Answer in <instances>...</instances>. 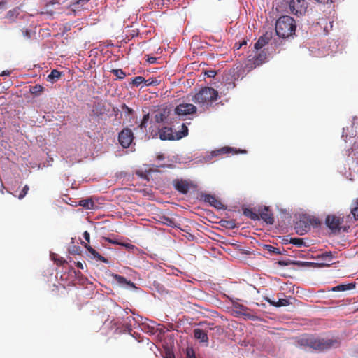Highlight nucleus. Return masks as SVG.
Segmentation results:
<instances>
[{"label": "nucleus", "instance_id": "1", "mask_svg": "<svg viewBox=\"0 0 358 358\" xmlns=\"http://www.w3.org/2000/svg\"><path fill=\"white\" fill-rule=\"evenodd\" d=\"M338 338H323L308 336L300 340L301 345L308 347L316 351H324L340 345Z\"/></svg>", "mask_w": 358, "mask_h": 358}, {"label": "nucleus", "instance_id": "2", "mask_svg": "<svg viewBox=\"0 0 358 358\" xmlns=\"http://www.w3.org/2000/svg\"><path fill=\"white\" fill-rule=\"evenodd\" d=\"M296 24L294 20L288 15L280 17L275 23L277 35L282 38H287L295 33Z\"/></svg>", "mask_w": 358, "mask_h": 358}, {"label": "nucleus", "instance_id": "3", "mask_svg": "<svg viewBox=\"0 0 358 358\" xmlns=\"http://www.w3.org/2000/svg\"><path fill=\"white\" fill-rule=\"evenodd\" d=\"M218 92L213 88L205 87L201 89L192 98V101L196 104H209L216 101Z\"/></svg>", "mask_w": 358, "mask_h": 358}, {"label": "nucleus", "instance_id": "4", "mask_svg": "<svg viewBox=\"0 0 358 358\" xmlns=\"http://www.w3.org/2000/svg\"><path fill=\"white\" fill-rule=\"evenodd\" d=\"M174 189L182 194H187L190 189H195L196 185L193 182L183 179H175L173 180Z\"/></svg>", "mask_w": 358, "mask_h": 358}, {"label": "nucleus", "instance_id": "5", "mask_svg": "<svg viewBox=\"0 0 358 358\" xmlns=\"http://www.w3.org/2000/svg\"><path fill=\"white\" fill-rule=\"evenodd\" d=\"M344 222V217L340 215H329L325 220V224L332 231H340L341 224Z\"/></svg>", "mask_w": 358, "mask_h": 358}, {"label": "nucleus", "instance_id": "6", "mask_svg": "<svg viewBox=\"0 0 358 358\" xmlns=\"http://www.w3.org/2000/svg\"><path fill=\"white\" fill-rule=\"evenodd\" d=\"M317 224L316 220L304 217L296 223L295 229L297 234L303 235L310 229V225Z\"/></svg>", "mask_w": 358, "mask_h": 358}, {"label": "nucleus", "instance_id": "7", "mask_svg": "<svg viewBox=\"0 0 358 358\" xmlns=\"http://www.w3.org/2000/svg\"><path fill=\"white\" fill-rule=\"evenodd\" d=\"M134 138L133 131L129 128H124L118 134V141L124 148H128Z\"/></svg>", "mask_w": 358, "mask_h": 358}, {"label": "nucleus", "instance_id": "8", "mask_svg": "<svg viewBox=\"0 0 358 358\" xmlns=\"http://www.w3.org/2000/svg\"><path fill=\"white\" fill-rule=\"evenodd\" d=\"M290 13L299 16L304 14L307 9V3L305 0H292L289 3Z\"/></svg>", "mask_w": 358, "mask_h": 358}, {"label": "nucleus", "instance_id": "9", "mask_svg": "<svg viewBox=\"0 0 358 358\" xmlns=\"http://www.w3.org/2000/svg\"><path fill=\"white\" fill-rule=\"evenodd\" d=\"M196 112V107L192 103H180L175 108V113L179 116L192 115Z\"/></svg>", "mask_w": 358, "mask_h": 358}, {"label": "nucleus", "instance_id": "10", "mask_svg": "<svg viewBox=\"0 0 358 358\" xmlns=\"http://www.w3.org/2000/svg\"><path fill=\"white\" fill-rule=\"evenodd\" d=\"M201 198L203 201L208 203L211 206H213L216 209L220 210L223 209L224 207L223 203L213 195L202 194Z\"/></svg>", "mask_w": 358, "mask_h": 358}, {"label": "nucleus", "instance_id": "11", "mask_svg": "<svg viewBox=\"0 0 358 358\" xmlns=\"http://www.w3.org/2000/svg\"><path fill=\"white\" fill-rule=\"evenodd\" d=\"M81 244L87 249L91 255V257L96 259L103 263H108V260L104 257L101 256L98 252H96L92 246L85 242H82Z\"/></svg>", "mask_w": 358, "mask_h": 358}, {"label": "nucleus", "instance_id": "12", "mask_svg": "<svg viewBox=\"0 0 358 358\" xmlns=\"http://www.w3.org/2000/svg\"><path fill=\"white\" fill-rule=\"evenodd\" d=\"M259 219H262L267 224H272L274 222V217L273 213L269 210L268 207H264V209L259 213Z\"/></svg>", "mask_w": 358, "mask_h": 358}, {"label": "nucleus", "instance_id": "13", "mask_svg": "<svg viewBox=\"0 0 358 358\" xmlns=\"http://www.w3.org/2000/svg\"><path fill=\"white\" fill-rule=\"evenodd\" d=\"M159 136L161 140H174V136L173 135L172 129L170 127H164L159 129Z\"/></svg>", "mask_w": 358, "mask_h": 358}, {"label": "nucleus", "instance_id": "14", "mask_svg": "<svg viewBox=\"0 0 358 358\" xmlns=\"http://www.w3.org/2000/svg\"><path fill=\"white\" fill-rule=\"evenodd\" d=\"M113 278L120 285L129 286V287L137 289L134 283L130 280H127L124 277L118 274H112Z\"/></svg>", "mask_w": 358, "mask_h": 358}, {"label": "nucleus", "instance_id": "15", "mask_svg": "<svg viewBox=\"0 0 358 358\" xmlns=\"http://www.w3.org/2000/svg\"><path fill=\"white\" fill-rule=\"evenodd\" d=\"M266 60V54L264 51H262L261 52L256 55L251 60L252 67L255 68L257 66H260L263 63H264Z\"/></svg>", "mask_w": 358, "mask_h": 358}, {"label": "nucleus", "instance_id": "16", "mask_svg": "<svg viewBox=\"0 0 358 358\" xmlns=\"http://www.w3.org/2000/svg\"><path fill=\"white\" fill-rule=\"evenodd\" d=\"M194 336L196 339L199 340L201 342L208 343V336L207 332L201 329H194Z\"/></svg>", "mask_w": 358, "mask_h": 358}, {"label": "nucleus", "instance_id": "17", "mask_svg": "<svg viewBox=\"0 0 358 358\" xmlns=\"http://www.w3.org/2000/svg\"><path fill=\"white\" fill-rule=\"evenodd\" d=\"M79 206L87 210H93L96 208V204L92 198L82 199L79 201Z\"/></svg>", "mask_w": 358, "mask_h": 358}, {"label": "nucleus", "instance_id": "18", "mask_svg": "<svg viewBox=\"0 0 358 358\" xmlns=\"http://www.w3.org/2000/svg\"><path fill=\"white\" fill-rule=\"evenodd\" d=\"M234 307L236 308V309H238L239 310V313L245 316H246L247 317L250 318V319H253L255 317L250 314L249 313H248V310H249L246 306H243V304H241V303H234L233 304Z\"/></svg>", "mask_w": 358, "mask_h": 358}, {"label": "nucleus", "instance_id": "19", "mask_svg": "<svg viewBox=\"0 0 358 358\" xmlns=\"http://www.w3.org/2000/svg\"><path fill=\"white\" fill-rule=\"evenodd\" d=\"M270 38H271L270 36H267L266 35H264V36L259 37L258 41L255 43V45H254L255 49L258 50L261 49L262 48H263L265 45L268 43Z\"/></svg>", "mask_w": 358, "mask_h": 358}, {"label": "nucleus", "instance_id": "20", "mask_svg": "<svg viewBox=\"0 0 358 358\" xmlns=\"http://www.w3.org/2000/svg\"><path fill=\"white\" fill-rule=\"evenodd\" d=\"M355 287V283H349V284H342L337 286H335L331 288V291L333 292H344L346 290H350Z\"/></svg>", "mask_w": 358, "mask_h": 358}, {"label": "nucleus", "instance_id": "21", "mask_svg": "<svg viewBox=\"0 0 358 358\" xmlns=\"http://www.w3.org/2000/svg\"><path fill=\"white\" fill-rule=\"evenodd\" d=\"M228 153H234V149L230 147H223L211 152L213 157H217Z\"/></svg>", "mask_w": 358, "mask_h": 358}, {"label": "nucleus", "instance_id": "22", "mask_svg": "<svg viewBox=\"0 0 358 358\" xmlns=\"http://www.w3.org/2000/svg\"><path fill=\"white\" fill-rule=\"evenodd\" d=\"M20 14V8L15 7L13 9L9 10L6 14V18L10 20L11 22H14Z\"/></svg>", "mask_w": 358, "mask_h": 358}, {"label": "nucleus", "instance_id": "23", "mask_svg": "<svg viewBox=\"0 0 358 358\" xmlns=\"http://www.w3.org/2000/svg\"><path fill=\"white\" fill-rule=\"evenodd\" d=\"M266 301L271 304L275 307L286 306L289 304V302L286 299H279L278 301H274L270 299H267Z\"/></svg>", "mask_w": 358, "mask_h": 358}, {"label": "nucleus", "instance_id": "24", "mask_svg": "<svg viewBox=\"0 0 358 358\" xmlns=\"http://www.w3.org/2000/svg\"><path fill=\"white\" fill-rule=\"evenodd\" d=\"M62 73L60 71L53 69L51 73L48 76V80L55 83L61 78Z\"/></svg>", "mask_w": 358, "mask_h": 358}, {"label": "nucleus", "instance_id": "25", "mask_svg": "<svg viewBox=\"0 0 358 358\" xmlns=\"http://www.w3.org/2000/svg\"><path fill=\"white\" fill-rule=\"evenodd\" d=\"M90 0H78L70 5V7H72V10L75 11L76 9L84 8V5H85Z\"/></svg>", "mask_w": 358, "mask_h": 358}, {"label": "nucleus", "instance_id": "26", "mask_svg": "<svg viewBox=\"0 0 358 358\" xmlns=\"http://www.w3.org/2000/svg\"><path fill=\"white\" fill-rule=\"evenodd\" d=\"M244 215L250 217L252 220H259V215L258 213L253 212L252 210L246 208L243 210Z\"/></svg>", "mask_w": 358, "mask_h": 358}, {"label": "nucleus", "instance_id": "27", "mask_svg": "<svg viewBox=\"0 0 358 358\" xmlns=\"http://www.w3.org/2000/svg\"><path fill=\"white\" fill-rule=\"evenodd\" d=\"M93 111L96 115H101L106 113V109L103 103H98L94 106Z\"/></svg>", "mask_w": 358, "mask_h": 358}, {"label": "nucleus", "instance_id": "28", "mask_svg": "<svg viewBox=\"0 0 358 358\" xmlns=\"http://www.w3.org/2000/svg\"><path fill=\"white\" fill-rule=\"evenodd\" d=\"M222 226L224 227L227 229H234L236 227H238L236 220H222Z\"/></svg>", "mask_w": 358, "mask_h": 358}, {"label": "nucleus", "instance_id": "29", "mask_svg": "<svg viewBox=\"0 0 358 358\" xmlns=\"http://www.w3.org/2000/svg\"><path fill=\"white\" fill-rule=\"evenodd\" d=\"M44 87L42 85H36L34 86H32L30 89V92L35 95L38 96L42 92H43Z\"/></svg>", "mask_w": 358, "mask_h": 358}, {"label": "nucleus", "instance_id": "30", "mask_svg": "<svg viewBox=\"0 0 358 358\" xmlns=\"http://www.w3.org/2000/svg\"><path fill=\"white\" fill-rule=\"evenodd\" d=\"M289 242H290V243H292L297 247H301V246L306 245L305 242L303 238H291Z\"/></svg>", "mask_w": 358, "mask_h": 358}, {"label": "nucleus", "instance_id": "31", "mask_svg": "<svg viewBox=\"0 0 358 358\" xmlns=\"http://www.w3.org/2000/svg\"><path fill=\"white\" fill-rule=\"evenodd\" d=\"M110 72L118 79H123L126 76V73L122 69H113Z\"/></svg>", "mask_w": 358, "mask_h": 358}, {"label": "nucleus", "instance_id": "32", "mask_svg": "<svg viewBox=\"0 0 358 358\" xmlns=\"http://www.w3.org/2000/svg\"><path fill=\"white\" fill-rule=\"evenodd\" d=\"M264 249L267 251L274 253V254H281V252L279 248L273 247L271 245H264Z\"/></svg>", "mask_w": 358, "mask_h": 358}, {"label": "nucleus", "instance_id": "33", "mask_svg": "<svg viewBox=\"0 0 358 358\" xmlns=\"http://www.w3.org/2000/svg\"><path fill=\"white\" fill-rule=\"evenodd\" d=\"M145 78L142 76H136L132 79L131 83L135 86H138L142 83H144Z\"/></svg>", "mask_w": 358, "mask_h": 358}, {"label": "nucleus", "instance_id": "34", "mask_svg": "<svg viewBox=\"0 0 358 358\" xmlns=\"http://www.w3.org/2000/svg\"><path fill=\"white\" fill-rule=\"evenodd\" d=\"M354 206L352 208L351 213L355 220H358V199L353 203Z\"/></svg>", "mask_w": 358, "mask_h": 358}, {"label": "nucleus", "instance_id": "35", "mask_svg": "<svg viewBox=\"0 0 358 358\" xmlns=\"http://www.w3.org/2000/svg\"><path fill=\"white\" fill-rule=\"evenodd\" d=\"M165 119H166V115H165L164 112V113L163 112L157 113L155 115V120L158 123L163 122Z\"/></svg>", "mask_w": 358, "mask_h": 358}, {"label": "nucleus", "instance_id": "36", "mask_svg": "<svg viewBox=\"0 0 358 358\" xmlns=\"http://www.w3.org/2000/svg\"><path fill=\"white\" fill-rule=\"evenodd\" d=\"M188 134V128L185 124H182V131L177 135V138L180 139Z\"/></svg>", "mask_w": 358, "mask_h": 358}, {"label": "nucleus", "instance_id": "37", "mask_svg": "<svg viewBox=\"0 0 358 358\" xmlns=\"http://www.w3.org/2000/svg\"><path fill=\"white\" fill-rule=\"evenodd\" d=\"M29 190V187L27 185H25L24 186L23 189H22L21 192L18 195V199L20 200L22 199L27 195Z\"/></svg>", "mask_w": 358, "mask_h": 358}, {"label": "nucleus", "instance_id": "38", "mask_svg": "<svg viewBox=\"0 0 358 358\" xmlns=\"http://www.w3.org/2000/svg\"><path fill=\"white\" fill-rule=\"evenodd\" d=\"M186 358H196L195 355V352L192 348H187Z\"/></svg>", "mask_w": 358, "mask_h": 358}, {"label": "nucleus", "instance_id": "39", "mask_svg": "<svg viewBox=\"0 0 358 358\" xmlns=\"http://www.w3.org/2000/svg\"><path fill=\"white\" fill-rule=\"evenodd\" d=\"M149 113H147V114H145L143 117V119H142V121H141V123L140 124V128L141 129H145L146 128V123L148 122V120H149Z\"/></svg>", "mask_w": 358, "mask_h": 358}, {"label": "nucleus", "instance_id": "40", "mask_svg": "<svg viewBox=\"0 0 358 358\" xmlns=\"http://www.w3.org/2000/svg\"><path fill=\"white\" fill-rule=\"evenodd\" d=\"M121 108L125 111V113L128 115H131L134 113V110L129 107H128L125 103H123L122 106H121Z\"/></svg>", "mask_w": 358, "mask_h": 358}, {"label": "nucleus", "instance_id": "41", "mask_svg": "<svg viewBox=\"0 0 358 358\" xmlns=\"http://www.w3.org/2000/svg\"><path fill=\"white\" fill-rule=\"evenodd\" d=\"M144 84L146 86L155 85H157V80H153V79H148V80L145 79Z\"/></svg>", "mask_w": 358, "mask_h": 358}, {"label": "nucleus", "instance_id": "42", "mask_svg": "<svg viewBox=\"0 0 358 358\" xmlns=\"http://www.w3.org/2000/svg\"><path fill=\"white\" fill-rule=\"evenodd\" d=\"M322 258L327 261H331L333 258V255L331 252H326L322 255Z\"/></svg>", "mask_w": 358, "mask_h": 358}, {"label": "nucleus", "instance_id": "43", "mask_svg": "<svg viewBox=\"0 0 358 358\" xmlns=\"http://www.w3.org/2000/svg\"><path fill=\"white\" fill-rule=\"evenodd\" d=\"M55 3H59V2H58V1L55 2V1H52L49 2V3L46 5V13H48V14H50V15H53L54 12H53V11H52V10H48V7H49L50 5H53V4H55Z\"/></svg>", "mask_w": 358, "mask_h": 358}, {"label": "nucleus", "instance_id": "44", "mask_svg": "<svg viewBox=\"0 0 358 358\" xmlns=\"http://www.w3.org/2000/svg\"><path fill=\"white\" fill-rule=\"evenodd\" d=\"M83 238H85V240L87 242V243H90V234L88 231H85L84 233H83Z\"/></svg>", "mask_w": 358, "mask_h": 358}, {"label": "nucleus", "instance_id": "45", "mask_svg": "<svg viewBox=\"0 0 358 358\" xmlns=\"http://www.w3.org/2000/svg\"><path fill=\"white\" fill-rule=\"evenodd\" d=\"M206 74L208 76V77L213 78L216 75V72L213 70H210L206 72Z\"/></svg>", "mask_w": 358, "mask_h": 358}, {"label": "nucleus", "instance_id": "46", "mask_svg": "<svg viewBox=\"0 0 358 358\" xmlns=\"http://www.w3.org/2000/svg\"><path fill=\"white\" fill-rule=\"evenodd\" d=\"M148 62L150 64H155L157 62V58L155 57H148Z\"/></svg>", "mask_w": 358, "mask_h": 358}, {"label": "nucleus", "instance_id": "47", "mask_svg": "<svg viewBox=\"0 0 358 358\" xmlns=\"http://www.w3.org/2000/svg\"><path fill=\"white\" fill-rule=\"evenodd\" d=\"M76 266L77 268H78L80 269H83V268H84L83 264L80 262H76Z\"/></svg>", "mask_w": 358, "mask_h": 358}, {"label": "nucleus", "instance_id": "48", "mask_svg": "<svg viewBox=\"0 0 358 358\" xmlns=\"http://www.w3.org/2000/svg\"><path fill=\"white\" fill-rule=\"evenodd\" d=\"M24 36L28 38H30V32L27 29L24 31H23Z\"/></svg>", "mask_w": 358, "mask_h": 358}, {"label": "nucleus", "instance_id": "49", "mask_svg": "<svg viewBox=\"0 0 358 358\" xmlns=\"http://www.w3.org/2000/svg\"><path fill=\"white\" fill-rule=\"evenodd\" d=\"M9 73H9V71H3L0 74V76H8V75H9Z\"/></svg>", "mask_w": 358, "mask_h": 358}, {"label": "nucleus", "instance_id": "50", "mask_svg": "<svg viewBox=\"0 0 358 358\" xmlns=\"http://www.w3.org/2000/svg\"><path fill=\"white\" fill-rule=\"evenodd\" d=\"M243 45H246V41H243L241 43H240L237 48L239 49Z\"/></svg>", "mask_w": 358, "mask_h": 358}, {"label": "nucleus", "instance_id": "51", "mask_svg": "<svg viewBox=\"0 0 358 358\" xmlns=\"http://www.w3.org/2000/svg\"><path fill=\"white\" fill-rule=\"evenodd\" d=\"M66 260L64 259H61V260H59V262L57 264H59L60 265L63 264L64 263H66Z\"/></svg>", "mask_w": 358, "mask_h": 358}, {"label": "nucleus", "instance_id": "52", "mask_svg": "<svg viewBox=\"0 0 358 358\" xmlns=\"http://www.w3.org/2000/svg\"><path fill=\"white\" fill-rule=\"evenodd\" d=\"M278 264H279L280 265H282V266H284V265H287V264H286V263H285V262H282V261H280V262H278Z\"/></svg>", "mask_w": 358, "mask_h": 358}, {"label": "nucleus", "instance_id": "53", "mask_svg": "<svg viewBox=\"0 0 358 358\" xmlns=\"http://www.w3.org/2000/svg\"><path fill=\"white\" fill-rule=\"evenodd\" d=\"M5 4H6V2H5V1H1V2H0V7H2V6H5Z\"/></svg>", "mask_w": 358, "mask_h": 358}, {"label": "nucleus", "instance_id": "54", "mask_svg": "<svg viewBox=\"0 0 358 358\" xmlns=\"http://www.w3.org/2000/svg\"><path fill=\"white\" fill-rule=\"evenodd\" d=\"M106 241H108V242H110V243H115V241H112L111 239L108 238H106Z\"/></svg>", "mask_w": 358, "mask_h": 358}, {"label": "nucleus", "instance_id": "55", "mask_svg": "<svg viewBox=\"0 0 358 358\" xmlns=\"http://www.w3.org/2000/svg\"><path fill=\"white\" fill-rule=\"evenodd\" d=\"M357 353L358 354V348H357Z\"/></svg>", "mask_w": 358, "mask_h": 358}, {"label": "nucleus", "instance_id": "56", "mask_svg": "<svg viewBox=\"0 0 358 358\" xmlns=\"http://www.w3.org/2000/svg\"><path fill=\"white\" fill-rule=\"evenodd\" d=\"M170 358H174V357H170Z\"/></svg>", "mask_w": 358, "mask_h": 358}]
</instances>
